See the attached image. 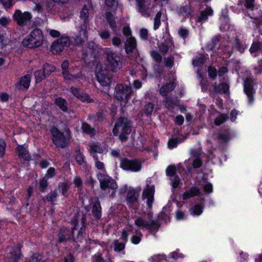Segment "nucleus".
I'll return each mask as SVG.
<instances>
[{
	"instance_id": "f257e3e1",
	"label": "nucleus",
	"mask_w": 262,
	"mask_h": 262,
	"mask_svg": "<svg viewBox=\"0 0 262 262\" xmlns=\"http://www.w3.org/2000/svg\"><path fill=\"white\" fill-rule=\"evenodd\" d=\"M44 40L42 31L39 29H35L23 39L22 45L24 47L34 49L42 46Z\"/></svg>"
},
{
	"instance_id": "f03ea898",
	"label": "nucleus",
	"mask_w": 262,
	"mask_h": 262,
	"mask_svg": "<svg viewBox=\"0 0 262 262\" xmlns=\"http://www.w3.org/2000/svg\"><path fill=\"white\" fill-rule=\"evenodd\" d=\"M131 132V123L124 117H120L115 123L113 133L122 140H125Z\"/></svg>"
},
{
	"instance_id": "7ed1b4c3",
	"label": "nucleus",
	"mask_w": 262,
	"mask_h": 262,
	"mask_svg": "<svg viewBox=\"0 0 262 262\" xmlns=\"http://www.w3.org/2000/svg\"><path fill=\"white\" fill-rule=\"evenodd\" d=\"M72 224L73 225H74L72 231H70L67 228H63L60 230L59 234V239L60 241H63L70 238L74 234L75 231H78V237L82 235L85 227L84 219L82 218L80 222L78 223L72 222Z\"/></svg>"
},
{
	"instance_id": "20e7f679",
	"label": "nucleus",
	"mask_w": 262,
	"mask_h": 262,
	"mask_svg": "<svg viewBox=\"0 0 262 262\" xmlns=\"http://www.w3.org/2000/svg\"><path fill=\"white\" fill-rule=\"evenodd\" d=\"M80 16L81 19L83 20L84 24L79 28L78 34L75 37V42L77 45L81 44L88 37L85 24L89 17V10L86 6H83L80 12Z\"/></svg>"
},
{
	"instance_id": "39448f33",
	"label": "nucleus",
	"mask_w": 262,
	"mask_h": 262,
	"mask_svg": "<svg viewBox=\"0 0 262 262\" xmlns=\"http://www.w3.org/2000/svg\"><path fill=\"white\" fill-rule=\"evenodd\" d=\"M107 59L105 61L106 67L108 70L116 72L122 67L121 57L115 53L112 52L109 49L106 51Z\"/></svg>"
},
{
	"instance_id": "423d86ee",
	"label": "nucleus",
	"mask_w": 262,
	"mask_h": 262,
	"mask_svg": "<svg viewBox=\"0 0 262 262\" xmlns=\"http://www.w3.org/2000/svg\"><path fill=\"white\" fill-rule=\"evenodd\" d=\"M100 182L101 188L103 190H108L110 196H113L117 188V185L115 181L108 176L99 173L97 175Z\"/></svg>"
},
{
	"instance_id": "0eeeda50",
	"label": "nucleus",
	"mask_w": 262,
	"mask_h": 262,
	"mask_svg": "<svg viewBox=\"0 0 262 262\" xmlns=\"http://www.w3.org/2000/svg\"><path fill=\"white\" fill-rule=\"evenodd\" d=\"M132 93V89L129 84H119L115 87V96L117 99L126 103Z\"/></svg>"
},
{
	"instance_id": "6e6552de",
	"label": "nucleus",
	"mask_w": 262,
	"mask_h": 262,
	"mask_svg": "<svg viewBox=\"0 0 262 262\" xmlns=\"http://www.w3.org/2000/svg\"><path fill=\"white\" fill-rule=\"evenodd\" d=\"M95 75L98 82L103 86H109L112 82V77L108 74L106 68L103 69L101 64L96 67Z\"/></svg>"
},
{
	"instance_id": "1a4fd4ad",
	"label": "nucleus",
	"mask_w": 262,
	"mask_h": 262,
	"mask_svg": "<svg viewBox=\"0 0 262 262\" xmlns=\"http://www.w3.org/2000/svg\"><path fill=\"white\" fill-rule=\"evenodd\" d=\"M121 167L127 170H130L134 172L139 171L142 167L141 163L137 160H128L124 159L120 163Z\"/></svg>"
},
{
	"instance_id": "9d476101",
	"label": "nucleus",
	"mask_w": 262,
	"mask_h": 262,
	"mask_svg": "<svg viewBox=\"0 0 262 262\" xmlns=\"http://www.w3.org/2000/svg\"><path fill=\"white\" fill-rule=\"evenodd\" d=\"M70 43V40L68 37H61L54 41L51 46V51L54 54H57L61 52L64 47H68Z\"/></svg>"
},
{
	"instance_id": "9b49d317",
	"label": "nucleus",
	"mask_w": 262,
	"mask_h": 262,
	"mask_svg": "<svg viewBox=\"0 0 262 262\" xmlns=\"http://www.w3.org/2000/svg\"><path fill=\"white\" fill-rule=\"evenodd\" d=\"M51 133L53 141L57 146L63 148L67 145L68 140L57 128H53Z\"/></svg>"
},
{
	"instance_id": "f8f14e48",
	"label": "nucleus",
	"mask_w": 262,
	"mask_h": 262,
	"mask_svg": "<svg viewBox=\"0 0 262 262\" xmlns=\"http://www.w3.org/2000/svg\"><path fill=\"white\" fill-rule=\"evenodd\" d=\"M150 180H146V185L144 189L142 197L144 199H147V204L149 207H151V204L154 200V195L155 192V187L152 185H150Z\"/></svg>"
},
{
	"instance_id": "ddd939ff",
	"label": "nucleus",
	"mask_w": 262,
	"mask_h": 262,
	"mask_svg": "<svg viewBox=\"0 0 262 262\" xmlns=\"http://www.w3.org/2000/svg\"><path fill=\"white\" fill-rule=\"evenodd\" d=\"M14 19L20 26L25 25L29 23L32 18V15L29 12L22 13L19 10L15 11L13 14Z\"/></svg>"
},
{
	"instance_id": "4468645a",
	"label": "nucleus",
	"mask_w": 262,
	"mask_h": 262,
	"mask_svg": "<svg viewBox=\"0 0 262 262\" xmlns=\"http://www.w3.org/2000/svg\"><path fill=\"white\" fill-rule=\"evenodd\" d=\"M154 224L153 221L149 216L146 219V216L139 217L135 221V225L141 229H148Z\"/></svg>"
},
{
	"instance_id": "2eb2a0df",
	"label": "nucleus",
	"mask_w": 262,
	"mask_h": 262,
	"mask_svg": "<svg viewBox=\"0 0 262 262\" xmlns=\"http://www.w3.org/2000/svg\"><path fill=\"white\" fill-rule=\"evenodd\" d=\"M71 90L73 95L82 102L87 103L94 102V100L88 94L80 92L78 89L72 87Z\"/></svg>"
},
{
	"instance_id": "dca6fc26",
	"label": "nucleus",
	"mask_w": 262,
	"mask_h": 262,
	"mask_svg": "<svg viewBox=\"0 0 262 262\" xmlns=\"http://www.w3.org/2000/svg\"><path fill=\"white\" fill-rule=\"evenodd\" d=\"M234 48L237 49L240 52H244L246 47L245 45H242L240 41L238 39H235L232 43H229L228 45L225 47V52H226L228 56H230L232 52V48Z\"/></svg>"
},
{
	"instance_id": "f3484780",
	"label": "nucleus",
	"mask_w": 262,
	"mask_h": 262,
	"mask_svg": "<svg viewBox=\"0 0 262 262\" xmlns=\"http://www.w3.org/2000/svg\"><path fill=\"white\" fill-rule=\"evenodd\" d=\"M253 81L251 78H248L244 82V91L247 94L249 102L252 103L253 101V94L254 91L253 88Z\"/></svg>"
},
{
	"instance_id": "a211bd4d",
	"label": "nucleus",
	"mask_w": 262,
	"mask_h": 262,
	"mask_svg": "<svg viewBox=\"0 0 262 262\" xmlns=\"http://www.w3.org/2000/svg\"><path fill=\"white\" fill-rule=\"evenodd\" d=\"M105 149L104 147L99 143L92 142L89 144L88 150L90 154L94 158L96 153L102 154Z\"/></svg>"
},
{
	"instance_id": "6ab92c4d",
	"label": "nucleus",
	"mask_w": 262,
	"mask_h": 262,
	"mask_svg": "<svg viewBox=\"0 0 262 262\" xmlns=\"http://www.w3.org/2000/svg\"><path fill=\"white\" fill-rule=\"evenodd\" d=\"M31 75L27 74L22 77L16 84V87L19 90H27L30 84Z\"/></svg>"
},
{
	"instance_id": "aec40b11",
	"label": "nucleus",
	"mask_w": 262,
	"mask_h": 262,
	"mask_svg": "<svg viewBox=\"0 0 262 262\" xmlns=\"http://www.w3.org/2000/svg\"><path fill=\"white\" fill-rule=\"evenodd\" d=\"M69 63L68 60H65L61 64V68L62 70V74L66 79L75 80L79 77L80 74H71L68 71V67Z\"/></svg>"
},
{
	"instance_id": "412c9836",
	"label": "nucleus",
	"mask_w": 262,
	"mask_h": 262,
	"mask_svg": "<svg viewBox=\"0 0 262 262\" xmlns=\"http://www.w3.org/2000/svg\"><path fill=\"white\" fill-rule=\"evenodd\" d=\"M213 14V11L211 7L207 6L206 8L201 12L199 17L196 18V21L198 23H202L206 21L209 16H211Z\"/></svg>"
},
{
	"instance_id": "4be33fe9",
	"label": "nucleus",
	"mask_w": 262,
	"mask_h": 262,
	"mask_svg": "<svg viewBox=\"0 0 262 262\" xmlns=\"http://www.w3.org/2000/svg\"><path fill=\"white\" fill-rule=\"evenodd\" d=\"M138 11L144 16H149V5L146 0H137Z\"/></svg>"
},
{
	"instance_id": "5701e85b",
	"label": "nucleus",
	"mask_w": 262,
	"mask_h": 262,
	"mask_svg": "<svg viewBox=\"0 0 262 262\" xmlns=\"http://www.w3.org/2000/svg\"><path fill=\"white\" fill-rule=\"evenodd\" d=\"M192 163L193 167L194 168L200 167L202 164V162L199 157L192 156L188 161L185 162V166L187 167L188 171L190 170V164Z\"/></svg>"
},
{
	"instance_id": "b1692460",
	"label": "nucleus",
	"mask_w": 262,
	"mask_h": 262,
	"mask_svg": "<svg viewBox=\"0 0 262 262\" xmlns=\"http://www.w3.org/2000/svg\"><path fill=\"white\" fill-rule=\"evenodd\" d=\"M137 46L136 40L133 36L127 37L125 42V51L126 53L132 52Z\"/></svg>"
},
{
	"instance_id": "393cba45",
	"label": "nucleus",
	"mask_w": 262,
	"mask_h": 262,
	"mask_svg": "<svg viewBox=\"0 0 262 262\" xmlns=\"http://www.w3.org/2000/svg\"><path fill=\"white\" fill-rule=\"evenodd\" d=\"M179 15L184 18L189 16L191 12V9L187 5L180 6L177 9Z\"/></svg>"
},
{
	"instance_id": "a878e982",
	"label": "nucleus",
	"mask_w": 262,
	"mask_h": 262,
	"mask_svg": "<svg viewBox=\"0 0 262 262\" xmlns=\"http://www.w3.org/2000/svg\"><path fill=\"white\" fill-rule=\"evenodd\" d=\"M175 88V84L173 82L169 83L162 86L160 89V93L163 96L167 95L168 93L172 91Z\"/></svg>"
},
{
	"instance_id": "bb28decb",
	"label": "nucleus",
	"mask_w": 262,
	"mask_h": 262,
	"mask_svg": "<svg viewBox=\"0 0 262 262\" xmlns=\"http://www.w3.org/2000/svg\"><path fill=\"white\" fill-rule=\"evenodd\" d=\"M229 89V85L226 82L222 83L218 86H214V90L216 93H226Z\"/></svg>"
},
{
	"instance_id": "cd10ccee",
	"label": "nucleus",
	"mask_w": 262,
	"mask_h": 262,
	"mask_svg": "<svg viewBox=\"0 0 262 262\" xmlns=\"http://www.w3.org/2000/svg\"><path fill=\"white\" fill-rule=\"evenodd\" d=\"M17 150L19 156L25 160H29L30 159V156L28 153V151L24 146H18L17 148Z\"/></svg>"
},
{
	"instance_id": "c85d7f7f",
	"label": "nucleus",
	"mask_w": 262,
	"mask_h": 262,
	"mask_svg": "<svg viewBox=\"0 0 262 262\" xmlns=\"http://www.w3.org/2000/svg\"><path fill=\"white\" fill-rule=\"evenodd\" d=\"M200 191L198 189L195 188H193L191 189L188 191L184 193L183 195V198L184 200H186L189 199L190 197L194 196L195 195H197L199 194Z\"/></svg>"
},
{
	"instance_id": "c756f323",
	"label": "nucleus",
	"mask_w": 262,
	"mask_h": 262,
	"mask_svg": "<svg viewBox=\"0 0 262 262\" xmlns=\"http://www.w3.org/2000/svg\"><path fill=\"white\" fill-rule=\"evenodd\" d=\"M82 130L83 132L93 136L95 134V130L94 128H91L90 125L86 123H83L82 125Z\"/></svg>"
},
{
	"instance_id": "7c9ffc66",
	"label": "nucleus",
	"mask_w": 262,
	"mask_h": 262,
	"mask_svg": "<svg viewBox=\"0 0 262 262\" xmlns=\"http://www.w3.org/2000/svg\"><path fill=\"white\" fill-rule=\"evenodd\" d=\"M55 103L58 105L60 108L63 112H66L67 110V106L66 105V100L61 98H57L55 99Z\"/></svg>"
},
{
	"instance_id": "2f4dec72",
	"label": "nucleus",
	"mask_w": 262,
	"mask_h": 262,
	"mask_svg": "<svg viewBox=\"0 0 262 262\" xmlns=\"http://www.w3.org/2000/svg\"><path fill=\"white\" fill-rule=\"evenodd\" d=\"M106 18L110 25V27L116 32V22L115 21L114 17L111 13H108L106 14Z\"/></svg>"
},
{
	"instance_id": "473e14b6",
	"label": "nucleus",
	"mask_w": 262,
	"mask_h": 262,
	"mask_svg": "<svg viewBox=\"0 0 262 262\" xmlns=\"http://www.w3.org/2000/svg\"><path fill=\"white\" fill-rule=\"evenodd\" d=\"M112 247L114 248L115 251L120 252L124 249L125 244L119 243L117 240H115L112 243Z\"/></svg>"
},
{
	"instance_id": "72a5a7b5",
	"label": "nucleus",
	"mask_w": 262,
	"mask_h": 262,
	"mask_svg": "<svg viewBox=\"0 0 262 262\" xmlns=\"http://www.w3.org/2000/svg\"><path fill=\"white\" fill-rule=\"evenodd\" d=\"M132 228V226H130L123 229L121 233V239L124 242H126L127 241L128 235L130 233Z\"/></svg>"
},
{
	"instance_id": "f704fd0d",
	"label": "nucleus",
	"mask_w": 262,
	"mask_h": 262,
	"mask_svg": "<svg viewBox=\"0 0 262 262\" xmlns=\"http://www.w3.org/2000/svg\"><path fill=\"white\" fill-rule=\"evenodd\" d=\"M55 70V68L50 64L46 63L43 67V71L45 75H49Z\"/></svg>"
},
{
	"instance_id": "c9c22d12",
	"label": "nucleus",
	"mask_w": 262,
	"mask_h": 262,
	"mask_svg": "<svg viewBox=\"0 0 262 262\" xmlns=\"http://www.w3.org/2000/svg\"><path fill=\"white\" fill-rule=\"evenodd\" d=\"M202 212V207L200 205H194L190 209L191 214L193 215H199Z\"/></svg>"
},
{
	"instance_id": "e433bc0d",
	"label": "nucleus",
	"mask_w": 262,
	"mask_h": 262,
	"mask_svg": "<svg viewBox=\"0 0 262 262\" xmlns=\"http://www.w3.org/2000/svg\"><path fill=\"white\" fill-rule=\"evenodd\" d=\"M105 5L110 9L115 10L118 6L117 0H105Z\"/></svg>"
},
{
	"instance_id": "4c0bfd02",
	"label": "nucleus",
	"mask_w": 262,
	"mask_h": 262,
	"mask_svg": "<svg viewBox=\"0 0 262 262\" xmlns=\"http://www.w3.org/2000/svg\"><path fill=\"white\" fill-rule=\"evenodd\" d=\"M26 262H44V260L42 259V256L41 255L35 254L28 259Z\"/></svg>"
},
{
	"instance_id": "58836bf2",
	"label": "nucleus",
	"mask_w": 262,
	"mask_h": 262,
	"mask_svg": "<svg viewBox=\"0 0 262 262\" xmlns=\"http://www.w3.org/2000/svg\"><path fill=\"white\" fill-rule=\"evenodd\" d=\"M161 12H158L155 18H154V29L155 30H157L161 24Z\"/></svg>"
},
{
	"instance_id": "ea45409f",
	"label": "nucleus",
	"mask_w": 262,
	"mask_h": 262,
	"mask_svg": "<svg viewBox=\"0 0 262 262\" xmlns=\"http://www.w3.org/2000/svg\"><path fill=\"white\" fill-rule=\"evenodd\" d=\"M34 76L35 77L36 81L37 82L41 81L46 77V75L43 73V71L41 70L36 71L34 73Z\"/></svg>"
},
{
	"instance_id": "a19ab883",
	"label": "nucleus",
	"mask_w": 262,
	"mask_h": 262,
	"mask_svg": "<svg viewBox=\"0 0 262 262\" xmlns=\"http://www.w3.org/2000/svg\"><path fill=\"white\" fill-rule=\"evenodd\" d=\"M94 160L95 161V166L96 168L100 170H102L104 173L103 174H104L105 169H104V165L103 162L100 161L98 159V157L96 156H94Z\"/></svg>"
},
{
	"instance_id": "79ce46f5",
	"label": "nucleus",
	"mask_w": 262,
	"mask_h": 262,
	"mask_svg": "<svg viewBox=\"0 0 262 262\" xmlns=\"http://www.w3.org/2000/svg\"><path fill=\"white\" fill-rule=\"evenodd\" d=\"M205 62V56L204 55H200V57H197L193 59V65L195 67H198L202 64Z\"/></svg>"
},
{
	"instance_id": "37998d69",
	"label": "nucleus",
	"mask_w": 262,
	"mask_h": 262,
	"mask_svg": "<svg viewBox=\"0 0 262 262\" xmlns=\"http://www.w3.org/2000/svg\"><path fill=\"white\" fill-rule=\"evenodd\" d=\"M198 74L199 75L198 78H199L200 83L201 85L202 89L203 91H205L207 89L206 85H207V81L206 79H205L204 78L203 76H202V74H200V72H198Z\"/></svg>"
},
{
	"instance_id": "c03bdc74",
	"label": "nucleus",
	"mask_w": 262,
	"mask_h": 262,
	"mask_svg": "<svg viewBox=\"0 0 262 262\" xmlns=\"http://www.w3.org/2000/svg\"><path fill=\"white\" fill-rule=\"evenodd\" d=\"M165 260V257L163 255H155L149 259L150 262H161Z\"/></svg>"
},
{
	"instance_id": "a18cd8bd",
	"label": "nucleus",
	"mask_w": 262,
	"mask_h": 262,
	"mask_svg": "<svg viewBox=\"0 0 262 262\" xmlns=\"http://www.w3.org/2000/svg\"><path fill=\"white\" fill-rule=\"evenodd\" d=\"M177 103V99L176 98H168L165 101V106L168 108H170L176 104Z\"/></svg>"
},
{
	"instance_id": "49530a36",
	"label": "nucleus",
	"mask_w": 262,
	"mask_h": 262,
	"mask_svg": "<svg viewBox=\"0 0 262 262\" xmlns=\"http://www.w3.org/2000/svg\"><path fill=\"white\" fill-rule=\"evenodd\" d=\"M139 36L140 38L142 40H147L148 37V30L145 28H141L140 29Z\"/></svg>"
},
{
	"instance_id": "de8ad7c7",
	"label": "nucleus",
	"mask_w": 262,
	"mask_h": 262,
	"mask_svg": "<svg viewBox=\"0 0 262 262\" xmlns=\"http://www.w3.org/2000/svg\"><path fill=\"white\" fill-rule=\"evenodd\" d=\"M171 46L172 43L170 41L168 43H163L160 47V49L161 52L165 53L169 50V49L171 48Z\"/></svg>"
},
{
	"instance_id": "09e8293b",
	"label": "nucleus",
	"mask_w": 262,
	"mask_h": 262,
	"mask_svg": "<svg viewBox=\"0 0 262 262\" xmlns=\"http://www.w3.org/2000/svg\"><path fill=\"white\" fill-rule=\"evenodd\" d=\"M183 140H184V139H183V140L179 139L178 140V139L177 138L170 139L168 142V146L169 148H173L176 146V145L178 142H181L183 141Z\"/></svg>"
},
{
	"instance_id": "8fccbe9b",
	"label": "nucleus",
	"mask_w": 262,
	"mask_h": 262,
	"mask_svg": "<svg viewBox=\"0 0 262 262\" xmlns=\"http://www.w3.org/2000/svg\"><path fill=\"white\" fill-rule=\"evenodd\" d=\"M98 34L103 39H106L110 37V34L108 31L106 30H100L98 32Z\"/></svg>"
},
{
	"instance_id": "3c124183",
	"label": "nucleus",
	"mask_w": 262,
	"mask_h": 262,
	"mask_svg": "<svg viewBox=\"0 0 262 262\" xmlns=\"http://www.w3.org/2000/svg\"><path fill=\"white\" fill-rule=\"evenodd\" d=\"M145 113L147 115H151L154 110V105L151 103H147L144 107Z\"/></svg>"
},
{
	"instance_id": "603ef678",
	"label": "nucleus",
	"mask_w": 262,
	"mask_h": 262,
	"mask_svg": "<svg viewBox=\"0 0 262 262\" xmlns=\"http://www.w3.org/2000/svg\"><path fill=\"white\" fill-rule=\"evenodd\" d=\"M11 21V19L9 17L5 16L0 18V25L3 27H6L8 25Z\"/></svg>"
},
{
	"instance_id": "864d4df0",
	"label": "nucleus",
	"mask_w": 262,
	"mask_h": 262,
	"mask_svg": "<svg viewBox=\"0 0 262 262\" xmlns=\"http://www.w3.org/2000/svg\"><path fill=\"white\" fill-rule=\"evenodd\" d=\"M6 144L4 140L0 139V157H2L5 154Z\"/></svg>"
},
{
	"instance_id": "5fc2aeb1",
	"label": "nucleus",
	"mask_w": 262,
	"mask_h": 262,
	"mask_svg": "<svg viewBox=\"0 0 262 262\" xmlns=\"http://www.w3.org/2000/svg\"><path fill=\"white\" fill-rule=\"evenodd\" d=\"M176 172V167L174 165H170L166 169V174L168 176H173Z\"/></svg>"
},
{
	"instance_id": "6e6d98bb",
	"label": "nucleus",
	"mask_w": 262,
	"mask_h": 262,
	"mask_svg": "<svg viewBox=\"0 0 262 262\" xmlns=\"http://www.w3.org/2000/svg\"><path fill=\"white\" fill-rule=\"evenodd\" d=\"M101 211V207L99 203H96L93 207V212L95 214L97 217H99Z\"/></svg>"
},
{
	"instance_id": "4d7b16f0",
	"label": "nucleus",
	"mask_w": 262,
	"mask_h": 262,
	"mask_svg": "<svg viewBox=\"0 0 262 262\" xmlns=\"http://www.w3.org/2000/svg\"><path fill=\"white\" fill-rule=\"evenodd\" d=\"M260 47L261 45L259 42H254L250 48L251 53L257 52L260 49Z\"/></svg>"
},
{
	"instance_id": "13d9d810",
	"label": "nucleus",
	"mask_w": 262,
	"mask_h": 262,
	"mask_svg": "<svg viewBox=\"0 0 262 262\" xmlns=\"http://www.w3.org/2000/svg\"><path fill=\"white\" fill-rule=\"evenodd\" d=\"M73 183L77 188H81L82 182L81 179L79 176H76L74 178Z\"/></svg>"
},
{
	"instance_id": "bf43d9fd",
	"label": "nucleus",
	"mask_w": 262,
	"mask_h": 262,
	"mask_svg": "<svg viewBox=\"0 0 262 262\" xmlns=\"http://www.w3.org/2000/svg\"><path fill=\"white\" fill-rule=\"evenodd\" d=\"M127 202L133 204L137 201V196L135 194H132V192H130L127 194Z\"/></svg>"
},
{
	"instance_id": "052dcab7",
	"label": "nucleus",
	"mask_w": 262,
	"mask_h": 262,
	"mask_svg": "<svg viewBox=\"0 0 262 262\" xmlns=\"http://www.w3.org/2000/svg\"><path fill=\"white\" fill-rule=\"evenodd\" d=\"M151 56L152 57V58L156 61V62H160L161 60V55L156 51H153L151 53Z\"/></svg>"
},
{
	"instance_id": "680f3d73",
	"label": "nucleus",
	"mask_w": 262,
	"mask_h": 262,
	"mask_svg": "<svg viewBox=\"0 0 262 262\" xmlns=\"http://www.w3.org/2000/svg\"><path fill=\"white\" fill-rule=\"evenodd\" d=\"M208 74L211 78H214L217 75L216 70L213 67H209L208 68Z\"/></svg>"
},
{
	"instance_id": "e2e57ef3",
	"label": "nucleus",
	"mask_w": 262,
	"mask_h": 262,
	"mask_svg": "<svg viewBox=\"0 0 262 262\" xmlns=\"http://www.w3.org/2000/svg\"><path fill=\"white\" fill-rule=\"evenodd\" d=\"M179 35L183 38H185L188 35V31L185 28H181L179 30Z\"/></svg>"
},
{
	"instance_id": "0e129e2a",
	"label": "nucleus",
	"mask_w": 262,
	"mask_h": 262,
	"mask_svg": "<svg viewBox=\"0 0 262 262\" xmlns=\"http://www.w3.org/2000/svg\"><path fill=\"white\" fill-rule=\"evenodd\" d=\"M89 46L88 50L86 51V56L92 55L94 53L95 47H96L95 44L93 42L90 43Z\"/></svg>"
},
{
	"instance_id": "69168bd1",
	"label": "nucleus",
	"mask_w": 262,
	"mask_h": 262,
	"mask_svg": "<svg viewBox=\"0 0 262 262\" xmlns=\"http://www.w3.org/2000/svg\"><path fill=\"white\" fill-rule=\"evenodd\" d=\"M172 186L173 188H177L180 184V180L177 177H173L171 179Z\"/></svg>"
},
{
	"instance_id": "338daca9",
	"label": "nucleus",
	"mask_w": 262,
	"mask_h": 262,
	"mask_svg": "<svg viewBox=\"0 0 262 262\" xmlns=\"http://www.w3.org/2000/svg\"><path fill=\"white\" fill-rule=\"evenodd\" d=\"M254 1L255 0H246L245 6L247 9L253 10L254 7Z\"/></svg>"
},
{
	"instance_id": "774afa93",
	"label": "nucleus",
	"mask_w": 262,
	"mask_h": 262,
	"mask_svg": "<svg viewBox=\"0 0 262 262\" xmlns=\"http://www.w3.org/2000/svg\"><path fill=\"white\" fill-rule=\"evenodd\" d=\"M93 262H105V261L102 258L100 254H97L94 256Z\"/></svg>"
}]
</instances>
